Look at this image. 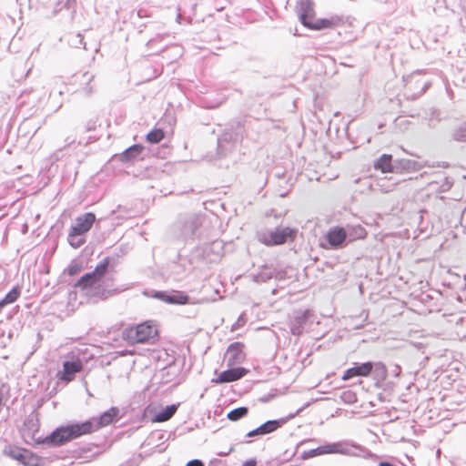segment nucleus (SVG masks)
<instances>
[{"label":"nucleus","instance_id":"2f4dec72","mask_svg":"<svg viewBox=\"0 0 466 466\" xmlns=\"http://www.w3.org/2000/svg\"><path fill=\"white\" fill-rule=\"evenodd\" d=\"M292 334H297V335H299V331L296 332L294 329H292Z\"/></svg>","mask_w":466,"mask_h":466},{"label":"nucleus","instance_id":"9d476101","mask_svg":"<svg viewBox=\"0 0 466 466\" xmlns=\"http://www.w3.org/2000/svg\"><path fill=\"white\" fill-rule=\"evenodd\" d=\"M244 344L242 342L231 343L227 350L228 355V365L233 366L238 362H241L245 360V353L243 351Z\"/></svg>","mask_w":466,"mask_h":466},{"label":"nucleus","instance_id":"f03ea898","mask_svg":"<svg viewBox=\"0 0 466 466\" xmlns=\"http://www.w3.org/2000/svg\"><path fill=\"white\" fill-rule=\"evenodd\" d=\"M301 24L310 30L332 29L344 24L343 18L338 15L329 18H316V11L311 3H303L299 9Z\"/></svg>","mask_w":466,"mask_h":466},{"label":"nucleus","instance_id":"423d86ee","mask_svg":"<svg viewBox=\"0 0 466 466\" xmlns=\"http://www.w3.org/2000/svg\"><path fill=\"white\" fill-rule=\"evenodd\" d=\"M248 370L243 367H237L221 371L216 378L211 380L213 384H224L237 381L246 376Z\"/></svg>","mask_w":466,"mask_h":466},{"label":"nucleus","instance_id":"f257e3e1","mask_svg":"<svg viewBox=\"0 0 466 466\" xmlns=\"http://www.w3.org/2000/svg\"><path fill=\"white\" fill-rule=\"evenodd\" d=\"M94 432V422L92 420H87L79 423H72L66 426H61L56 429L49 436L44 440H35V442L48 443L54 446H61L75 439L80 438L84 435H88Z\"/></svg>","mask_w":466,"mask_h":466},{"label":"nucleus","instance_id":"39448f33","mask_svg":"<svg viewBox=\"0 0 466 466\" xmlns=\"http://www.w3.org/2000/svg\"><path fill=\"white\" fill-rule=\"evenodd\" d=\"M84 369V363L78 357L72 356L71 360L63 362L62 370L56 374L61 381L71 382L76 375Z\"/></svg>","mask_w":466,"mask_h":466},{"label":"nucleus","instance_id":"ddd939ff","mask_svg":"<svg viewBox=\"0 0 466 466\" xmlns=\"http://www.w3.org/2000/svg\"><path fill=\"white\" fill-rule=\"evenodd\" d=\"M374 168L381 171L382 173H390L393 171L392 156L390 154H383L374 163Z\"/></svg>","mask_w":466,"mask_h":466},{"label":"nucleus","instance_id":"0eeeda50","mask_svg":"<svg viewBox=\"0 0 466 466\" xmlns=\"http://www.w3.org/2000/svg\"><path fill=\"white\" fill-rule=\"evenodd\" d=\"M373 363L367 361L364 363H355L351 368L347 369L342 374V380L346 381L355 377H369L373 370Z\"/></svg>","mask_w":466,"mask_h":466},{"label":"nucleus","instance_id":"7c9ffc66","mask_svg":"<svg viewBox=\"0 0 466 466\" xmlns=\"http://www.w3.org/2000/svg\"><path fill=\"white\" fill-rule=\"evenodd\" d=\"M31 422H32V424H33V427H35V430L37 431V430H38V428H39V425H38L37 421H36V422H33V421H31Z\"/></svg>","mask_w":466,"mask_h":466},{"label":"nucleus","instance_id":"bb28decb","mask_svg":"<svg viewBox=\"0 0 466 466\" xmlns=\"http://www.w3.org/2000/svg\"><path fill=\"white\" fill-rule=\"evenodd\" d=\"M186 466H204V464L199 460H192L188 461Z\"/></svg>","mask_w":466,"mask_h":466},{"label":"nucleus","instance_id":"b1692460","mask_svg":"<svg viewBox=\"0 0 466 466\" xmlns=\"http://www.w3.org/2000/svg\"><path fill=\"white\" fill-rule=\"evenodd\" d=\"M352 231L354 234L353 239H365L368 236L367 230L360 225L353 227Z\"/></svg>","mask_w":466,"mask_h":466},{"label":"nucleus","instance_id":"5701e85b","mask_svg":"<svg viewBox=\"0 0 466 466\" xmlns=\"http://www.w3.org/2000/svg\"><path fill=\"white\" fill-rule=\"evenodd\" d=\"M79 234H73L72 231L68 233V242L75 248H79L85 243V238H79Z\"/></svg>","mask_w":466,"mask_h":466},{"label":"nucleus","instance_id":"c756f323","mask_svg":"<svg viewBox=\"0 0 466 466\" xmlns=\"http://www.w3.org/2000/svg\"><path fill=\"white\" fill-rule=\"evenodd\" d=\"M379 466H393V465L389 462H381L379 464Z\"/></svg>","mask_w":466,"mask_h":466},{"label":"nucleus","instance_id":"a878e982","mask_svg":"<svg viewBox=\"0 0 466 466\" xmlns=\"http://www.w3.org/2000/svg\"><path fill=\"white\" fill-rule=\"evenodd\" d=\"M308 317H309V313L308 311H304V312H301L297 318H296V321L299 324V325H302L304 324L307 319H308Z\"/></svg>","mask_w":466,"mask_h":466},{"label":"nucleus","instance_id":"2eb2a0df","mask_svg":"<svg viewBox=\"0 0 466 466\" xmlns=\"http://www.w3.org/2000/svg\"><path fill=\"white\" fill-rule=\"evenodd\" d=\"M144 147L142 145H133L126 149L120 156L119 159L122 162H129L136 159L143 151Z\"/></svg>","mask_w":466,"mask_h":466},{"label":"nucleus","instance_id":"6e6552de","mask_svg":"<svg viewBox=\"0 0 466 466\" xmlns=\"http://www.w3.org/2000/svg\"><path fill=\"white\" fill-rule=\"evenodd\" d=\"M96 221V216L92 212L79 216L76 219V224L70 228L73 234L84 235L90 230Z\"/></svg>","mask_w":466,"mask_h":466},{"label":"nucleus","instance_id":"1a4fd4ad","mask_svg":"<svg viewBox=\"0 0 466 466\" xmlns=\"http://www.w3.org/2000/svg\"><path fill=\"white\" fill-rule=\"evenodd\" d=\"M347 232L344 228L333 227L326 234V239L332 248H341L346 241Z\"/></svg>","mask_w":466,"mask_h":466},{"label":"nucleus","instance_id":"4468645a","mask_svg":"<svg viewBox=\"0 0 466 466\" xmlns=\"http://www.w3.org/2000/svg\"><path fill=\"white\" fill-rule=\"evenodd\" d=\"M157 298L172 304H186L188 301V296L183 292H177L174 295H166L164 293H157Z\"/></svg>","mask_w":466,"mask_h":466},{"label":"nucleus","instance_id":"20e7f679","mask_svg":"<svg viewBox=\"0 0 466 466\" xmlns=\"http://www.w3.org/2000/svg\"><path fill=\"white\" fill-rule=\"evenodd\" d=\"M296 237L297 229L289 227L278 228L272 231L261 232L258 235V241L268 247H272L292 242Z\"/></svg>","mask_w":466,"mask_h":466},{"label":"nucleus","instance_id":"9b49d317","mask_svg":"<svg viewBox=\"0 0 466 466\" xmlns=\"http://www.w3.org/2000/svg\"><path fill=\"white\" fill-rule=\"evenodd\" d=\"M118 408L111 407L99 416L96 423H94V431L110 425L118 417Z\"/></svg>","mask_w":466,"mask_h":466},{"label":"nucleus","instance_id":"f8f14e48","mask_svg":"<svg viewBox=\"0 0 466 466\" xmlns=\"http://www.w3.org/2000/svg\"><path fill=\"white\" fill-rule=\"evenodd\" d=\"M9 455L26 466H36L38 462V458L26 450H14Z\"/></svg>","mask_w":466,"mask_h":466},{"label":"nucleus","instance_id":"c85d7f7f","mask_svg":"<svg viewBox=\"0 0 466 466\" xmlns=\"http://www.w3.org/2000/svg\"><path fill=\"white\" fill-rule=\"evenodd\" d=\"M335 447H336V445H334V444H333V445H330V446H328V447H327V448H328V451H328V452H334V451H336V450H335Z\"/></svg>","mask_w":466,"mask_h":466},{"label":"nucleus","instance_id":"aec40b11","mask_svg":"<svg viewBox=\"0 0 466 466\" xmlns=\"http://www.w3.org/2000/svg\"><path fill=\"white\" fill-rule=\"evenodd\" d=\"M110 259L109 258H106L103 261L98 264L95 269L92 271V275L95 276L98 281L105 276L107 271V268L109 266Z\"/></svg>","mask_w":466,"mask_h":466},{"label":"nucleus","instance_id":"a211bd4d","mask_svg":"<svg viewBox=\"0 0 466 466\" xmlns=\"http://www.w3.org/2000/svg\"><path fill=\"white\" fill-rule=\"evenodd\" d=\"M21 294V289L18 287L13 288L5 296V298L0 300V311L2 309L11 303H14Z\"/></svg>","mask_w":466,"mask_h":466},{"label":"nucleus","instance_id":"dca6fc26","mask_svg":"<svg viewBox=\"0 0 466 466\" xmlns=\"http://www.w3.org/2000/svg\"><path fill=\"white\" fill-rule=\"evenodd\" d=\"M279 427V424L277 420H268L266 423L262 424L256 430H253L248 433V437H252L255 435H261L270 433L276 431Z\"/></svg>","mask_w":466,"mask_h":466},{"label":"nucleus","instance_id":"393cba45","mask_svg":"<svg viewBox=\"0 0 466 466\" xmlns=\"http://www.w3.org/2000/svg\"><path fill=\"white\" fill-rule=\"evenodd\" d=\"M81 270H82V266L79 264L70 265L67 268V273L70 276H75V275L78 274Z\"/></svg>","mask_w":466,"mask_h":466},{"label":"nucleus","instance_id":"7ed1b4c3","mask_svg":"<svg viewBox=\"0 0 466 466\" xmlns=\"http://www.w3.org/2000/svg\"><path fill=\"white\" fill-rule=\"evenodd\" d=\"M157 336V329L150 321L127 328L123 339L130 344L146 343Z\"/></svg>","mask_w":466,"mask_h":466},{"label":"nucleus","instance_id":"6ab92c4d","mask_svg":"<svg viewBox=\"0 0 466 466\" xmlns=\"http://www.w3.org/2000/svg\"><path fill=\"white\" fill-rule=\"evenodd\" d=\"M98 279L92 275V272L85 274L83 277H81L77 282L76 283V287L81 288L82 289H86L91 286H93L95 283H96Z\"/></svg>","mask_w":466,"mask_h":466},{"label":"nucleus","instance_id":"412c9836","mask_svg":"<svg viewBox=\"0 0 466 466\" xmlns=\"http://www.w3.org/2000/svg\"><path fill=\"white\" fill-rule=\"evenodd\" d=\"M165 137V133L161 128H155L151 130L146 137L147 142L151 144H157L163 140Z\"/></svg>","mask_w":466,"mask_h":466},{"label":"nucleus","instance_id":"4be33fe9","mask_svg":"<svg viewBox=\"0 0 466 466\" xmlns=\"http://www.w3.org/2000/svg\"><path fill=\"white\" fill-rule=\"evenodd\" d=\"M248 412V409L246 407H239L232 410L227 415L228 419L231 421H236L243 417H245Z\"/></svg>","mask_w":466,"mask_h":466},{"label":"nucleus","instance_id":"cd10ccee","mask_svg":"<svg viewBox=\"0 0 466 466\" xmlns=\"http://www.w3.org/2000/svg\"><path fill=\"white\" fill-rule=\"evenodd\" d=\"M243 466H256V462L254 461H248Z\"/></svg>","mask_w":466,"mask_h":466},{"label":"nucleus","instance_id":"f3484780","mask_svg":"<svg viewBox=\"0 0 466 466\" xmlns=\"http://www.w3.org/2000/svg\"><path fill=\"white\" fill-rule=\"evenodd\" d=\"M177 410V405L176 404H172V405H169V406H167L166 409L157 413L153 419H152V421L153 422H164V421H167L169 419H171L173 417V415L176 413Z\"/></svg>","mask_w":466,"mask_h":466}]
</instances>
